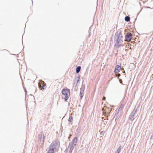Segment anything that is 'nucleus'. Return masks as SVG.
I'll use <instances>...</instances> for the list:
<instances>
[{
  "label": "nucleus",
  "mask_w": 153,
  "mask_h": 153,
  "mask_svg": "<svg viewBox=\"0 0 153 153\" xmlns=\"http://www.w3.org/2000/svg\"><path fill=\"white\" fill-rule=\"evenodd\" d=\"M121 68L120 66L119 65H117L116 66V68L115 69L114 72L116 73L119 72L120 71Z\"/></svg>",
  "instance_id": "8"
},
{
  "label": "nucleus",
  "mask_w": 153,
  "mask_h": 153,
  "mask_svg": "<svg viewBox=\"0 0 153 153\" xmlns=\"http://www.w3.org/2000/svg\"><path fill=\"white\" fill-rule=\"evenodd\" d=\"M123 36L121 32H116L115 35L114 41L116 42L115 47L118 48L122 44L123 42Z\"/></svg>",
  "instance_id": "1"
},
{
  "label": "nucleus",
  "mask_w": 153,
  "mask_h": 153,
  "mask_svg": "<svg viewBox=\"0 0 153 153\" xmlns=\"http://www.w3.org/2000/svg\"><path fill=\"white\" fill-rule=\"evenodd\" d=\"M137 114L136 110L135 111L134 110L131 114L129 118L130 120L132 121L134 120V117L135 116L137 117Z\"/></svg>",
  "instance_id": "4"
},
{
  "label": "nucleus",
  "mask_w": 153,
  "mask_h": 153,
  "mask_svg": "<svg viewBox=\"0 0 153 153\" xmlns=\"http://www.w3.org/2000/svg\"><path fill=\"white\" fill-rule=\"evenodd\" d=\"M105 97H103L102 98V100H105Z\"/></svg>",
  "instance_id": "19"
},
{
  "label": "nucleus",
  "mask_w": 153,
  "mask_h": 153,
  "mask_svg": "<svg viewBox=\"0 0 153 153\" xmlns=\"http://www.w3.org/2000/svg\"><path fill=\"white\" fill-rule=\"evenodd\" d=\"M119 114V112H118L117 113V114L116 115H115L114 116V117H115V120L117 118L118 116H117V114Z\"/></svg>",
  "instance_id": "18"
},
{
  "label": "nucleus",
  "mask_w": 153,
  "mask_h": 153,
  "mask_svg": "<svg viewBox=\"0 0 153 153\" xmlns=\"http://www.w3.org/2000/svg\"><path fill=\"white\" fill-rule=\"evenodd\" d=\"M73 120V117L71 116L69 117L68 119V121L70 122H71Z\"/></svg>",
  "instance_id": "14"
},
{
  "label": "nucleus",
  "mask_w": 153,
  "mask_h": 153,
  "mask_svg": "<svg viewBox=\"0 0 153 153\" xmlns=\"http://www.w3.org/2000/svg\"><path fill=\"white\" fill-rule=\"evenodd\" d=\"M78 140V137H75L74 138L72 141L71 143V144L76 145Z\"/></svg>",
  "instance_id": "9"
},
{
  "label": "nucleus",
  "mask_w": 153,
  "mask_h": 153,
  "mask_svg": "<svg viewBox=\"0 0 153 153\" xmlns=\"http://www.w3.org/2000/svg\"><path fill=\"white\" fill-rule=\"evenodd\" d=\"M81 67L80 66H78L76 68V73H79L81 70Z\"/></svg>",
  "instance_id": "11"
},
{
  "label": "nucleus",
  "mask_w": 153,
  "mask_h": 153,
  "mask_svg": "<svg viewBox=\"0 0 153 153\" xmlns=\"http://www.w3.org/2000/svg\"><path fill=\"white\" fill-rule=\"evenodd\" d=\"M131 34L129 35L128 33H127L125 36V40L127 42L130 41L132 39Z\"/></svg>",
  "instance_id": "5"
},
{
  "label": "nucleus",
  "mask_w": 153,
  "mask_h": 153,
  "mask_svg": "<svg viewBox=\"0 0 153 153\" xmlns=\"http://www.w3.org/2000/svg\"><path fill=\"white\" fill-rule=\"evenodd\" d=\"M125 20L127 22L129 21L130 20V18L128 16H126L125 18Z\"/></svg>",
  "instance_id": "13"
},
{
  "label": "nucleus",
  "mask_w": 153,
  "mask_h": 153,
  "mask_svg": "<svg viewBox=\"0 0 153 153\" xmlns=\"http://www.w3.org/2000/svg\"><path fill=\"white\" fill-rule=\"evenodd\" d=\"M121 149V147L120 146L117 149L116 151L115 152V153H120Z\"/></svg>",
  "instance_id": "12"
},
{
  "label": "nucleus",
  "mask_w": 153,
  "mask_h": 153,
  "mask_svg": "<svg viewBox=\"0 0 153 153\" xmlns=\"http://www.w3.org/2000/svg\"><path fill=\"white\" fill-rule=\"evenodd\" d=\"M84 89L85 86L84 85H82L80 88V97L81 98H82L83 96V93L84 92Z\"/></svg>",
  "instance_id": "7"
},
{
  "label": "nucleus",
  "mask_w": 153,
  "mask_h": 153,
  "mask_svg": "<svg viewBox=\"0 0 153 153\" xmlns=\"http://www.w3.org/2000/svg\"><path fill=\"white\" fill-rule=\"evenodd\" d=\"M104 131H102L101 132L100 134L101 135L103 136L104 134Z\"/></svg>",
  "instance_id": "15"
},
{
  "label": "nucleus",
  "mask_w": 153,
  "mask_h": 153,
  "mask_svg": "<svg viewBox=\"0 0 153 153\" xmlns=\"http://www.w3.org/2000/svg\"><path fill=\"white\" fill-rule=\"evenodd\" d=\"M122 109V108L121 107V106H120L118 109V112H119V111H121Z\"/></svg>",
  "instance_id": "17"
},
{
  "label": "nucleus",
  "mask_w": 153,
  "mask_h": 153,
  "mask_svg": "<svg viewBox=\"0 0 153 153\" xmlns=\"http://www.w3.org/2000/svg\"><path fill=\"white\" fill-rule=\"evenodd\" d=\"M44 89V87H42V88H41V89L42 90H43Z\"/></svg>",
  "instance_id": "20"
},
{
  "label": "nucleus",
  "mask_w": 153,
  "mask_h": 153,
  "mask_svg": "<svg viewBox=\"0 0 153 153\" xmlns=\"http://www.w3.org/2000/svg\"><path fill=\"white\" fill-rule=\"evenodd\" d=\"M76 146V145H75L72 144L71 143L69 144L68 148L70 149L69 151V152L70 153H72L73 150H74Z\"/></svg>",
  "instance_id": "6"
},
{
  "label": "nucleus",
  "mask_w": 153,
  "mask_h": 153,
  "mask_svg": "<svg viewBox=\"0 0 153 153\" xmlns=\"http://www.w3.org/2000/svg\"><path fill=\"white\" fill-rule=\"evenodd\" d=\"M42 138H43V139L44 138V135L42 132H41L40 134H39V138L41 140Z\"/></svg>",
  "instance_id": "10"
},
{
  "label": "nucleus",
  "mask_w": 153,
  "mask_h": 153,
  "mask_svg": "<svg viewBox=\"0 0 153 153\" xmlns=\"http://www.w3.org/2000/svg\"><path fill=\"white\" fill-rule=\"evenodd\" d=\"M68 150V149H66V150L64 151V153H67Z\"/></svg>",
  "instance_id": "16"
},
{
  "label": "nucleus",
  "mask_w": 153,
  "mask_h": 153,
  "mask_svg": "<svg viewBox=\"0 0 153 153\" xmlns=\"http://www.w3.org/2000/svg\"><path fill=\"white\" fill-rule=\"evenodd\" d=\"M62 94L65 96V101H66L69 97L70 95V90L69 89H62Z\"/></svg>",
  "instance_id": "3"
},
{
  "label": "nucleus",
  "mask_w": 153,
  "mask_h": 153,
  "mask_svg": "<svg viewBox=\"0 0 153 153\" xmlns=\"http://www.w3.org/2000/svg\"><path fill=\"white\" fill-rule=\"evenodd\" d=\"M59 145L58 140H56L53 141L49 146L47 153H54V150L59 149Z\"/></svg>",
  "instance_id": "2"
},
{
  "label": "nucleus",
  "mask_w": 153,
  "mask_h": 153,
  "mask_svg": "<svg viewBox=\"0 0 153 153\" xmlns=\"http://www.w3.org/2000/svg\"><path fill=\"white\" fill-rule=\"evenodd\" d=\"M123 73H125V71H123Z\"/></svg>",
  "instance_id": "21"
}]
</instances>
